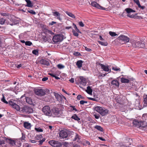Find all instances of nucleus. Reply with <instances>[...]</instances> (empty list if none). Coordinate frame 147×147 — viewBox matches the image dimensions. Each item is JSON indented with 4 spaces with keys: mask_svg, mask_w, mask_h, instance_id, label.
I'll use <instances>...</instances> for the list:
<instances>
[{
    "mask_svg": "<svg viewBox=\"0 0 147 147\" xmlns=\"http://www.w3.org/2000/svg\"><path fill=\"white\" fill-rule=\"evenodd\" d=\"M127 16L128 17H129L131 18H133L134 17V16L133 15H130V14H128L127 15Z\"/></svg>",
    "mask_w": 147,
    "mask_h": 147,
    "instance_id": "63",
    "label": "nucleus"
},
{
    "mask_svg": "<svg viewBox=\"0 0 147 147\" xmlns=\"http://www.w3.org/2000/svg\"><path fill=\"white\" fill-rule=\"evenodd\" d=\"M40 63L43 65L49 66L50 63L49 61L45 59H42L40 61Z\"/></svg>",
    "mask_w": 147,
    "mask_h": 147,
    "instance_id": "20",
    "label": "nucleus"
},
{
    "mask_svg": "<svg viewBox=\"0 0 147 147\" xmlns=\"http://www.w3.org/2000/svg\"><path fill=\"white\" fill-rule=\"evenodd\" d=\"M109 34L112 36H114L117 35V34H116L115 32H112L111 31H110L109 32Z\"/></svg>",
    "mask_w": 147,
    "mask_h": 147,
    "instance_id": "42",
    "label": "nucleus"
},
{
    "mask_svg": "<svg viewBox=\"0 0 147 147\" xmlns=\"http://www.w3.org/2000/svg\"><path fill=\"white\" fill-rule=\"evenodd\" d=\"M121 81L122 83H128L129 82V80L128 79L124 78H122L121 79Z\"/></svg>",
    "mask_w": 147,
    "mask_h": 147,
    "instance_id": "24",
    "label": "nucleus"
},
{
    "mask_svg": "<svg viewBox=\"0 0 147 147\" xmlns=\"http://www.w3.org/2000/svg\"><path fill=\"white\" fill-rule=\"evenodd\" d=\"M48 79V78L47 77H44L42 79V81H45L47 80Z\"/></svg>",
    "mask_w": 147,
    "mask_h": 147,
    "instance_id": "58",
    "label": "nucleus"
},
{
    "mask_svg": "<svg viewBox=\"0 0 147 147\" xmlns=\"http://www.w3.org/2000/svg\"><path fill=\"white\" fill-rule=\"evenodd\" d=\"M2 96H3V97H2V98L1 99V101L3 102L4 103H6V104H8V103H9V102H8L7 101H6V100H5V96H4V94H2Z\"/></svg>",
    "mask_w": 147,
    "mask_h": 147,
    "instance_id": "35",
    "label": "nucleus"
},
{
    "mask_svg": "<svg viewBox=\"0 0 147 147\" xmlns=\"http://www.w3.org/2000/svg\"><path fill=\"white\" fill-rule=\"evenodd\" d=\"M25 45L26 46H30L32 45V43L30 41H28L26 42Z\"/></svg>",
    "mask_w": 147,
    "mask_h": 147,
    "instance_id": "43",
    "label": "nucleus"
},
{
    "mask_svg": "<svg viewBox=\"0 0 147 147\" xmlns=\"http://www.w3.org/2000/svg\"><path fill=\"white\" fill-rule=\"evenodd\" d=\"M73 25L74 26V28H75L76 31L78 33H81V32L78 28L76 25L74 23H73Z\"/></svg>",
    "mask_w": 147,
    "mask_h": 147,
    "instance_id": "38",
    "label": "nucleus"
},
{
    "mask_svg": "<svg viewBox=\"0 0 147 147\" xmlns=\"http://www.w3.org/2000/svg\"><path fill=\"white\" fill-rule=\"evenodd\" d=\"M27 2L26 6L28 7H32L33 6L32 3L31 1L30 0H25Z\"/></svg>",
    "mask_w": 147,
    "mask_h": 147,
    "instance_id": "25",
    "label": "nucleus"
},
{
    "mask_svg": "<svg viewBox=\"0 0 147 147\" xmlns=\"http://www.w3.org/2000/svg\"><path fill=\"white\" fill-rule=\"evenodd\" d=\"M76 31L74 29L72 30V32L73 35L76 36H78L79 35L78 34V33L77 32H76Z\"/></svg>",
    "mask_w": 147,
    "mask_h": 147,
    "instance_id": "44",
    "label": "nucleus"
},
{
    "mask_svg": "<svg viewBox=\"0 0 147 147\" xmlns=\"http://www.w3.org/2000/svg\"><path fill=\"white\" fill-rule=\"evenodd\" d=\"M85 50L88 52H90L92 51V49H90L87 48V47H85Z\"/></svg>",
    "mask_w": 147,
    "mask_h": 147,
    "instance_id": "59",
    "label": "nucleus"
},
{
    "mask_svg": "<svg viewBox=\"0 0 147 147\" xmlns=\"http://www.w3.org/2000/svg\"><path fill=\"white\" fill-rule=\"evenodd\" d=\"M49 75L53 77H54L56 79H59L60 78L56 76V75L55 74H54L53 73H49L48 74Z\"/></svg>",
    "mask_w": 147,
    "mask_h": 147,
    "instance_id": "37",
    "label": "nucleus"
},
{
    "mask_svg": "<svg viewBox=\"0 0 147 147\" xmlns=\"http://www.w3.org/2000/svg\"><path fill=\"white\" fill-rule=\"evenodd\" d=\"M138 6L139 8H141L142 9H144L145 7V6H141L140 4H139L138 5Z\"/></svg>",
    "mask_w": 147,
    "mask_h": 147,
    "instance_id": "56",
    "label": "nucleus"
},
{
    "mask_svg": "<svg viewBox=\"0 0 147 147\" xmlns=\"http://www.w3.org/2000/svg\"><path fill=\"white\" fill-rule=\"evenodd\" d=\"M0 14L2 16H9V14L8 13L3 12H0Z\"/></svg>",
    "mask_w": 147,
    "mask_h": 147,
    "instance_id": "40",
    "label": "nucleus"
},
{
    "mask_svg": "<svg viewBox=\"0 0 147 147\" xmlns=\"http://www.w3.org/2000/svg\"><path fill=\"white\" fill-rule=\"evenodd\" d=\"M28 12L33 15H35L36 14L35 12L32 10H28Z\"/></svg>",
    "mask_w": 147,
    "mask_h": 147,
    "instance_id": "52",
    "label": "nucleus"
},
{
    "mask_svg": "<svg viewBox=\"0 0 147 147\" xmlns=\"http://www.w3.org/2000/svg\"><path fill=\"white\" fill-rule=\"evenodd\" d=\"M66 13L69 16L73 18H75L74 15L70 12L67 11L66 12Z\"/></svg>",
    "mask_w": 147,
    "mask_h": 147,
    "instance_id": "30",
    "label": "nucleus"
},
{
    "mask_svg": "<svg viewBox=\"0 0 147 147\" xmlns=\"http://www.w3.org/2000/svg\"><path fill=\"white\" fill-rule=\"evenodd\" d=\"M132 123L136 126L139 128L144 127L147 126V123L145 121H140V120H133Z\"/></svg>",
    "mask_w": 147,
    "mask_h": 147,
    "instance_id": "2",
    "label": "nucleus"
},
{
    "mask_svg": "<svg viewBox=\"0 0 147 147\" xmlns=\"http://www.w3.org/2000/svg\"><path fill=\"white\" fill-rule=\"evenodd\" d=\"M70 107L71 108V111L74 110L76 111H77V109L75 108V107L73 106H70Z\"/></svg>",
    "mask_w": 147,
    "mask_h": 147,
    "instance_id": "53",
    "label": "nucleus"
},
{
    "mask_svg": "<svg viewBox=\"0 0 147 147\" xmlns=\"http://www.w3.org/2000/svg\"><path fill=\"white\" fill-rule=\"evenodd\" d=\"M61 143L62 144V145H63L65 147H67L70 144L69 143L65 142Z\"/></svg>",
    "mask_w": 147,
    "mask_h": 147,
    "instance_id": "47",
    "label": "nucleus"
},
{
    "mask_svg": "<svg viewBox=\"0 0 147 147\" xmlns=\"http://www.w3.org/2000/svg\"><path fill=\"white\" fill-rule=\"evenodd\" d=\"M111 84L116 86H119V83L118 81L116 80H114L112 81Z\"/></svg>",
    "mask_w": 147,
    "mask_h": 147,
    "instance_id": "23",
    "label": "nucleus"
},
{
    "mask_svg": "<svg viewBox=\"0 0 147 147\" xmlns=\"http://www.w3.org/2000/svg\"><path fill=\"white\" fill-rule=\"evenodd\" d=\"M56 22L54 21H52L50 23L49 25H53L54 24H56Z\"/></svg>",
    "mask_w": 147,
    "mask_h": 147,
    "instance_id": "64",
    "label": "nucleus"
},
{
    "mask_svg": "<svg viewBox=\"0 0 147 147\" xmlns=\"http://www.w3.org/2000/svg\"><path fill=\"white\" fill-rule=\"evenodd\" d=\"M59 134L60 139L65 138L68 136V132L66 130H61L60 131Z\"/></svg>",
    "mask_w": 147,
    "mask_h": 147,
    "instance_id": "8",
    "label": "nucleus"
},
{
    "mask_svg": "<svg viewBox=\"0 0 147 147\" xmlns=\"http://www.w3.org/2000/svg\"><path fill=\"white\" fill-rule=\"evenodd\" d=\"M95 128L99 131H103V128L100 126L96 125L95 127Z\"/></svg>",
    "mask_w": 147,
    "mask_h": 147,
    "instance_id": "34",
    "label": "nucleus"
},
{
    "mask_svg": "<svg viewBox=\"0 0 147 147\" xmlns=\"http://www.w3.org/2000/svg\"><path fill=\"white\" fill-rule=\"evenodd\" d=\"M83 61L82 60H78L77 61L76 65L79 68H80L82 66Z\"/></svg>",
    "mask_w": 147,
    "mask_h": 147,
    "instance_id": "22",
    "label": "nucleus"
},
{
    "mask_svg": "<svg viewBox=\"0 0 147 147\" xmlns=\"http://www.w3.org/2000/svg\"><path fill=\"white\" fill-rule=\"evenodd\" d=\"M143 102L144 104L147 105V95H144L143 96Z\"/></svg>",
    "mask_w": 147,
    "mask_h": 147,
    "instance_id": "31",
    "label": "nucleus"
},
{
    "mask_svg": "<svg viewBox=\"0 0 147 147\" xmlns=\"http://www.w3.org/2000/svg\"><path fill=\"white\" fill-rule=\"evenodd\" d=\"M43 138L42 136V135H37L35 137V140H41V139Z\"/></svg>",
    "mask_w": 147,
    "mask_h": 147,
    "instance_id": "39",
    "label": "nucleus"
},
{
    "mask_svg": "<svg viewBox=\"0 0 147 147\" xmlns=\"http://www.w3.org/2000/svg\"><path fill=\"white\" fill-rule=\"evenodd\" d=\"M99 65L100 66L101 68L104 71L107 72L111 71V70L109 69L108 66H106L104 64L101 63H100Z\"/></svg>",
    "mask_w": 147,
    "mask_h": 147,
    "instance_id": "15",
    "label": "nucleus"
},
{
    "mask_svg": "<svg viewBox=\"0 0 147 147\" xmlns=\"http://www.w3.org/2000/svg\"><path fill=\"white\" fill-rule=\"evenodd\" d=\"M72 133L73 137H74V138L73 140L74 141H76L78 143H80L81 142V136H80L76 133L72 132Z\"/></svg>",
    "mask_w": 147,
    "mask_h": 147,
    "instance_id": "10",
    "label": "nucleus"
},
{
    "mask_svg": "<svg viewBox=\"0 0 147 147\" xmlns=\"http://www.w3.org/2000/svg\"><path fill=\"white\" fill-rule=\"evenodd\" d=\"M71 118L74 119H80L78 117L77 115L76 114L73 115L71 117Z\"/></svg>",
    "mask_w": 147,
    "mask_h": 147,
    "instance_id": "45",
    "label": "nucleus"
},
{
    "mask_svg": "<svg viewBox=\"0 0 147 147\" xmlns=\"http://www.w3.org/2000/svg\"><path fill=\"white\" fill-rule=\"evenodd\" d=\"M53 15L55 17L57 18V19H58L59 20L61 21L62 19L60 18V14L57 11L53 12Z\"/></svg>",
    "mask_w": 147,
    "mask_h": 147,
    "instance_id": "19",
    "label": "nucleus"
},
{
    "mask_svg": "<svg viewBox=\"0 0 147 147\" xmlns=\"http://www.w3.org/2000/svg\"><path fill=\"white\" fill-rule=\"evenodd\" d=\"M95 110L102 116L107 115L109 113V111L107 109L100 106L96 107L95 108Z\"/></svg>",
    "mask_w": 147,
    "mask_h": 147,
    "instance_id": "1",
    "label": "nucleus"
},
{
    "mask_svg": "<svg viewBox=\"0 0 147 147\" xmlns=\"http://www.w3.org/2000/svg\"><path fill=\"white\" fill-rule=\"evenodd\" d=\"M23 126L26 129H30L32 125L30 123L28 122H24L23 123Z\"/></svg>",
    "mask_w": 147,
    "mask_h": 147,
    "instance_id": "17",
    "label": "nucleus"
},
{
    "mask_svg": "<svg viewBox=\"0 0 147 147\" xmlns=\"http://www.w3.org/2000/svg\"><path fill=\"white\" fill-rule=\"evenodd\" d=\"M26 135L25 134L22 133V136L20 138V139L22 142L25 141Z\"/></svg>",
    "mask_w": 147,
    "mask_h": 147,
    "instance_id": "29",
    "label": "nucleus"
},
{
    "mask_svg": "<svg viewBox=\"0 0 147 147\" xmlns=\"http://www.w3.org/2000/svg\"><path fill=\"white\" fill-rule=\"evenodd\" d=\"M33 110L31 107L27 106H24L21 108L20 112L30 113H33Z\"/></svg>",
    "mask_w": 147,
    "mask_h": 147,
    "instance_id": "6",
    "label": "nucleus"
},
{
    "mask_svg": "<svg viewBox=\"0 0 147 147\" xmlns=\"http://www.w3.org/2000/svg\"><path fill=\"white\" fill-rule=\"evenodd\" d=\"M32 53L35 55H38V51L37 50H34L32 51Z\"/></svg>",
    "mask_w": 147,
    "mask_h": 147,
    "instance_id": "50",
    "label": "nucleus"
},
{
    "mask_svg": "<svg viewBox=\"0 0 147 147\" xmlns=\"http://www.w3.org/2000/svg\"><path fill=\"white\" fill-rule=\"evenodd\" d=\"M14 146V147H20L21 145V143L20 142L15 141Z\"/></svg>",
    "mask_w": 147,
    "mask_h": 147,
    "instance_id": "28",
    "label": "nucleus"
},
{
    "mask_svg": "<svg viewBox=\"0 0 147 147\" xmlns=\"http://www.w3.org/2000/svg\"><path fill=\"white\" fill-rule=\"evenodd\" d=\"M112 69L115 71H121L120 69L117 67H112Z\"/></svg>",
    "mask_w": 147,
    "mask_h": 147,
    "instance_id": "49",
    "label": "nucleus"
},
{
    "mask_svg": "<svg viewBox=\"0 0 147 147\" xmlns=\"http://www.w3.org/2000/svg\"><path fill=\"white\" fill-rule=\"evenodd\" d=\"M69 81L71 83H73L74 82V79L73 78H71L69 80Z\"/></svg>",
    "mask_w": 147,
    "mask_h": 147,
    "instance_id": "61",
    "label": "nucleus"
},
{
    "mask_svg": "<svg viewBox=\"0 0 147 147\" xmlns=\"http://www.w3.org/2000/svg\"><path fill=\"white\" fill-rule=\"evenodd\" d=\"M86 92L89 94H91L92 92V89L91 88V87L88 86L87 87V90Z\"/></svg>",
    "mask_w": 147,
    "mask_h": 147,
    "instance_id": "21",
    "label": "nucleus"
},
{
    "mask_svg": "<svg viewBox=\"0 0 147 147\" xmlns=\"http://www.w3.org/2000/svg\"><path fill=\"white\" fill-rule=\"evenodd\" d=\"M136 3V4L138 5L140 4V2L139 0H133Z\"/></svg>",
    "mask_w": 147,
    "mask_h": 147,
    "instance_id": "57",
    "label": "nucleus"
},
{
    "mask_svg": "<svg viewBox=\"0 0 147 147\" xmlns=\"http://www.w3.org/2000/svg\"><path fill=\"white\" fill-rule=\"evenodd\" d=\"M6 20L3 18H0V24L1 25L4 24Z\"/></svg>",
    "mask_w": 147,
    "mask_h": 147,
    "instance_id": "32",
    "label": "nucleus"
},
{
    "mask_svg": "<svg viewBox=\"0 0 147 147\" xmlns=\"http://www.w3.org/2000/svg\"><path fill=\"white\" fill-rule=\"evenodd\" d=\"M46 140L45 138H43L42 140H40L38 141V142L39 143L38 144L39 145H41L43 142H44Z\"/></svg>",
    "mask_w": 147,
    "mask_h": 147,
    "instance_id": "41",
    "label": "nucleus"
},
{
    "mask_svg": "<svg viewBox=\"0 0 147 147\" xmlns=\"http://www.w3.org/2000/svg\"><path fill=\"white\" fill-rule=\"evenodd\" d=\"M53 113L54 114V117H58V115L60 113V109L59 108L55 107L52 110Z\"/></svg>",
    "mask_w": 147,
    "mask_h": 147,
    "instance_id": "14",
    "label": "nucleus"
},
{
    "mask_svg": "<svg viewBox=\"0 0 147 147\" xmlns=\"http://www.w3.org/2000/svg\"><path fill=\"white\" fill-rule=\"evenodd\" d=\"M132 46L134 48L144 47L145 45L143 43L142 41L140 40V41H136L135 40H132L131 42Z\"/></svg>",
    "mask_w": 147,
    "mask_h": 147,
    "instance_id": "4",
    "label": "nucleus"
},
{
    "mask_svg": "<svg viewBox=\"0 0 147 147\" xmlns=\"http://www.w3.org/2000/svg\"><path fill=\"white\" fill-rule=\"evenodd\" d=\"M119 40V42L121 45L125 44L129 42V38L127 36L124 35H121L117 38Z\"/></svg>",
    "mask_w": 147,
    "mask_h": 147,
    "instance_id": "3",
    "label": "nucleus"
},
{
    "mask_svg": "<svg viewBox=\"0 0 147 147\" xmlns=\"http://www.w3.org/2000/svg\"><path fill=\"white\" fill-rule=\"evenodd\" d=\"M82 96L80 95H78L77 97V99L79 100H80Z\"/></svg>",
    "mask_w": 147,
    "mask_h": 147,
    "instance_id": "60",
    "label": "nucleus"
},
{
    "mask_svg": "<svg viewBox=\"0 0 147 147\" xmlns=\"http://www.w3.org/2000/svg\"><path fill=\"white\" fill-rule=\"evenodd\" d=\"M79 82L80 84L84 86H85L86 84V80L85 78L83 77H81L79 79Z\"/></svg>",
    "mask_w": 147,
    "mask_h": 147,
    "instance_id": "16",
    "label": "nucleus"
},
{
    "mask_svg": "<svg viewBox=\"0 0 147 147\" xmlns=\"http://www.w3.org/2000/svg\"><path fill=\"white\" fill-rule=\"evenodd\" d=\"M26 102L30 104H32V99L29 97H26Z\"/></svg>",
    "mask_w": 147,
    "mask_h": 147,
    "instance_id": "26",
    "label": "nucleus"
},
{
    "mask_svg": "<svg viewBox=\"0 0 147 147\" xmlns=\"http://www.w3.org/2000/svg\"><path fill=\"white\" fill-rule=\"evenodd\" d=\"M125 11L128 14H129L131 12H134L135 11L130 8H127L125 9Z\"/></svg>",
    "mask_w": 147,
    "mask_h": 147,
    "instance_id": "27",
    "label": "nucleus"
},
{
    "mask_svg": "<svg viewBox=\"0 0 147 147\" xmlns=\"http://www.w3.org/2000/svg\"><path fill=\"white\" fill-rule=\"evenodd\" d=\"M91 5L92 6L96 7L97 8L103 9V7H102L100 6L99 4L95 1L92 2L91 3Z\"/></svg>",
    "mask_w": 147,
    "mask_h": 147,
    "instance_id": "18",
    "label": "nucleus"
},
{
    "mask_svg": "<svg viewBox=\"0 0 147 147\" xmlns=\"http://www.w3.org/2000/svg\"><path fill=\"white\" fill-rule=\"evenodd\" d=\"M43 112L46 115L51 116V113L50 109V107L49 106L44 107L42 110Z\"/></svg>",
    "mask_w": 147,
    "mask_h": 147,
    "instance_id": "9",
    "label": "nucleus"
},
{
    "mask_svg": "<svg viewBox=\"0 0 147 147\" xmlns=\"http://www.w3.org/2000/svg\"><path fill=\"white\" fill-rule=\"evenodd\" d=\"M98 42L102 45L106 46L107 45L108 43L107 42H103L100 41H98Z\"/></svg>",
    "mask_w": 147,
    "mask_h": 147,
    "instance_id": "33",
    "label": "nucleus"
},
{
    "mask_svg": "<svg viewBox=\"0 0 147 147\" xmlns=\"http://www.w3.org/2000/svg\"><path fill=\"white\" fill-rule=\"evenodd\" d=\"M35 93L38 96H42L45 94V90L42 89H38L36 90L35 91Z\"/></svg>",
    "mask_w": 147,
    "mask_h": 147,
    "instance_id": "12",
    "label": "nucleus"
},
{
    "mask_svg": "<svg viewBox=\"0 0 147 147\" xmlns=\"http://www.w3.org/2000/svg\"><path fill=\"white\" fill-rule=\"evenodd\" d=\"M49 143L53 147H60L62 146V144L58 141L52 140L49 141Z\"/></svg>",
    "mask_w": 147,
    "mask_h": 147,
    "instance_id": "7",
    "label": "nucleus"
},
{
    "mask_svg": "<svg viewBox=\"0 0 147 147\" xmlns=\"http://www.w3.org/2000/svg\"><path fill=\"white\" fill-rule=\"evenodd\" d=\"M35 130L38 132H41L43 131V130L40 127H35Z\"/></svg>",
    "mask_w": 147,
    "mask_h": 147,
    "instance_id": "46",
    "label": "nucleus"
},
{
    "mask_svg": "<svg viewBox=\"0 0 147 147\" xmlns=\"http://www.w3.org/2000/svg\"><path fill=\"white\" fill-rule=\"evenodd\" d=\"M8 141L9 142L10 144L12 145L13 146H14V144H15V141L11 140L10 139H9Z\"/></svg>",
    "mask_w": 147,
    "mask_h": 147,
    "instance_id": "36",
    "label": "nucleus"
},
{
    "mask_svg": "<svg viewBox=\"0 0 147 147\" xmlns=\"http://www.w3.org/2000/svg\"><path fill=\"white\" fill-rule=\"evenodd\" d=\"M9 103L13 108L16 109V110L19 111L20 112V111L21 108H20L18 105H17L14 102L11 100L9 101Z\"/></svg>",
    "mask_w": 147,
    "mask_h": 147,
    "instance_id": "11",
    "label": "nucleus"
},
{
    "mask_svg": "<svg viewBox=\"0 0 147 147\" xmlns=\"http://www.w3.org/2000/svg\"><path fill=\"white\" fill-rule=\"evenodd\" d=\"M79 24L80 26L81 27H84V24H83V22L82 21L80 22H79Z\"/></svg>",
    "mask_w": 147,
    "mask_h": 147,
    "instance_id": "55",
    "label": "nucleus"
},
{
    "mask_svg": "<svg viewBox=\"0 0 147 147\" xmlns=\"http://www.w3.org/2000/svg\"><path fill=\"white\" fill-rule=\"evenodd\" d=\"M53 94L55 96L56 98L59 102L62 103V102L63 101V96H61L57 93L55 92L53 93Z\"/></svg>",
    "mask_w": 147,
    "mask_h": 147,
    "instance_id": "13",
    "label": "nucleus"
},
{
    "mask_svg": "<svg viewBox=\"0 0 147 147\" xmlns=\"http://www.w3.org/2000/svg\"><path fill=\"white\" fill-rule=\"evenodd\" d=\"M58 68L59 69H62L64 68L65 66L61 64H59L57 65Z\"/></svg>",
    "mask_w": 147,
    "mask_h": 147,
    "instance_id": "48",
    "label": "nucleus"
},
{
    "mask_svg": "<svg viewBox=\"0 0 147 147\" xmlns=\"http://www.w3.org/2000/svg\"><path fill=\"white\" fill-rule=\"evenodd\" d=\"M4 141L3 140L0 139V145L4 144Z\"/></svg>",
    "mask_w": 147,
    "mask_h": 147,
    "instance_id": "62",
    "label": "nucleus"
},
{
    "mask_svg": "<svg viewBox=\"0 0 147 147\" xmlns=\"http://www.w3.org/2000/svg\"><path fill=\"white\" fill-rule=\"evenodd\" d=\"M87 101L84 100H81L80 101V103L81 105H84V103H87Z\"/></svg>",
    "mask_w": 147,
    "mask_h": 147,
    "instance_id": "54",
    "label": "nucleus"
},
{
    "mask_svg": "<svg viewBox=\"0 0 147 147\" xmlns=\"http://www.w3.org/2000/svg\"><path fill=\"white\" fill-rule=\"evenodd\" d=\"M142 118L143 119H147V113H144L143 115Z\"/></svg>",
    "mask_w": 147,
    "mask_h": 147,
    "instance_id": "51",
    "label": "nucleus"
},
{
    "mask_svg": "<svg viewBox=\"0 0 147 147\" xmlns=\"http://www.w3.org/2000/svg\"><path fill=\"white\" fill-rule=\"evenodd\" d=\"M64 36L62 34H57L54 36L53 38V40L55 43H57L62 41L63 38Z\"/></svg>",
    "mask_w": 147,
    "mask_h": 147,
    "instance_id": "5",
    "label": "nucleus"
}]
</instances>
